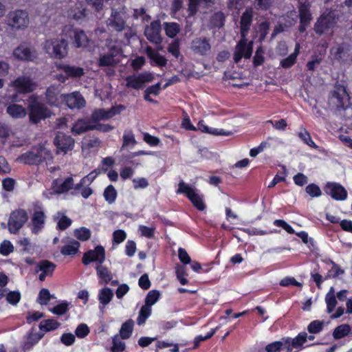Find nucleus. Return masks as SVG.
I'll return each instance as SVG.
<instances>
[{"instance_id":"48","label":"nucleus","mask_w":352,"mask_h":352,"mask_svg":"<svg viewBox=\"0 0 352 352\" xmlns=\"http://www.w3.org/2000/svg\"><path fill=\"white\" fill-rule=\"evenodd\" d=\"M351 331V327L349 324H340L338 326L333 332V336L336 340L344 338Z\"/></svg>"},{"instance_id":"49","label":"nucleus","mask_w":352,"mask_h":352,"mask_svg":"<svg viewBox=\"0 0 352 352\" xmlns=\"http://www.w3.org/2000/svg\"><path fill=\"white\" fill-rule=\"evenodd\" d=\"M164 30L169 38H174L180 31V26L177 23H164Z\"/></svg>"},{"instance_id":"28","label":"nucleus","mask_w":352,"mask_h":352,"mask_svg":"<svg viewBox=\"0 0 352 352\" xmlns=\"http://www.w3.org/2000/svg\"><path fill=\"white\" fill-rule=\"evenodd\" d=\"M56 265L52 261L46 259L40 261L36 266V272H41L42 273L47 274L48 276H52Z\"/></svg>"},{"instance_id":"41","label":"nucleus","mask_w":352,"mask_h":352,"mask_svg":"<svg viewBox=\"0 0 352 352\" xmlns=\"http://www.w3.org/2000/svg\"><path fill=\"white\" fill-rule=\"evenodd\" d=\"M60 324L54 319H46L42 320L39 324V329L45 332L57 329Z\"/></svg>"},{"instance_id":"15","label":"nucleus","mask_w":352,"mask_h":352,"mask_svg":"<svg viewBox=\"0 0 352 352\" xmlns=\"http://www.w3.org/2000/svg\"><path fill=\"white\" fill-rule=\"evenodd\" d=\"M11 85L19 94H29L36 89V84L30 77L25 76L17 77Z\"/></svg>"},{"instance_id":"32","label":"nucleus","mask_w":352,"mask_h":352,"mask_svg":"<svg viewBox=\"0 0 352 352\" xmlns=\"http://www.w3.org/2000/svg\"><path fill=\"white\" fill-rule=\"evenodd\" d=\"M97 276L104 284H109L113 278L112 273L109 269L102 265H98L96 267Z\"/></svg>"},{"instance_id":"3","label":"nucleus","mask_w":352,"mask_h":352,"mask_svg":"<svg viewBox=\"0 0 352 352\" xmlns=\"http://www.w3.org/2000/svg\"><path fill=\"white\" fill-rule=\"evenodd\" d=\"M338 20V16L335 11H325L320 15L314 25L315 32L319 36L327 33L334 28Z\"/></svg>"},{"instance_id":"25","label":"nucleus","mask_w":352,"mask_h":352,"mask_svg":"<svg viewBox=\"0 0 352 352\" xmlns=\"http://www.w3.org/2000/svg\"><path fill=\"white\" fill-rule=\"evenodd\" d=\"M285 342L289 344L286 352H292V349H300L307 342V333L305 331L300 332L294 338H285Z\"/></svg>"},{"instance_id":"8","label":"nucleus","mask_w":352,"mask_h":352,"mask_svg":"<svg viewBox=\"0 0 352 352\" xmlns=\"http://www.w3.org/2000/svg\"><path fill=\"white\" fill-rule=\"evenodd\" d=\"M299 26L298 30L300 33L306 31L313 19L311 12V4L309 1L300 2L298 5Z\"/></svg>"},{"instance_id":"1","label":"nucleus","mask_w":352,"mask_h":352,"mask_svg":"<svg viewBox=\"0 0 352 352\" xmlns=\"http://www.w3.org/2000/svg\"><path fill=\"white\" fill-rule=\"evenodd\" d=\"M53 159L52 153L44 145L38 144L31 148L30 151L21 154L18 161L30 166L39 165Z\"/></svg>"},{"instance_id":"13","label":"nucleus","mask_w":352,"mask_h":352,"mask_svg":"<svg viewBox=\"0 0 352 352\" xmlns=\"http://www.w3.org/2000/svg\"><path fill=\"white\" fill-rule=\"evenodd\" d=\"M64 96L65 94H60L59 87L53 85L47 87L45 92V100L49 105L61 108L64 104Z\"/></svg>"},{"instance_id":"16","label":"nucleus","mask_w":352,"mask_h":352,"mask_svg":"<svg viewBox=\"0 0 352 352\" xmlns=\"http://www.w3.org/2000/svg\"><path fill=\"white\" fill-rule=\"evenodd\" d=\"M125 13L113 9L110 18L107 21V26L116 32H122L126 28Z\"/></svg>"},{"instance_id":"34","label":"nucleus","mask_w":352,"mask_h":352,"mask_svg":"<svg viewBox=\"0 0 352 352\" xmlns=\"http://www.w3.org/2000/svg\"><path fill=\"white\" fill-rule=\"evenodd\" d=\"M252 45L253 42L250 41L249 43H247V38L241 37V40L237 43V47H239L241 52L244 54L243 57L246 59L250 58L252 56Z\"/></svg>"},{"instance_id":"57","label":"nucleus","mask_w":352,"mask_h":352,"mask_svg":"<svg viewBox=\"0 0 352 352\" xmlns=\"http://www.w3.org/2000/svg\"><path fill=\"white\" fill-rule=\"evenodd\" d=\"M126 345L124 342L119 340L118 335H116L112 338V346L111 347V352H122L125 350Z\"/></svg>"},{"instance_id":"19","label":"nucleus","mask_w":352,"mask_h":352,"mask_svg":"<svg viewBox=\"0 0 352 352\" xmlns=\"http://www.w3.org/2000/svg\"><path fill=\"white\" fill-rule=\"evenodd\" d=\"M348 96L344 87H336L329 97V105L340 110L344 107V99Z\"/></svg>"},{"instance_id":"36","label":"nucleus","mask_w":352,"mask_h":352,"mask_svg":"<svg viewBox=\"0 0 352 352\" xmlns=\"http://www.w3.org/2000/svg\"><path fill=\"white\" fill-rule=\"evenodd\" d=\"M134 322L132 319L125 321L121 326L120 329V336L123 340L129 338L133 333Z\"/></svg>"},{"instance_id":"50","label":"nucleus","mask_w":352,"mask_h":352,"mask_svg":"<svg viewBox=\"0 0 352 352\" xmlns=\"http://www.w3.org/2000/svg\"><path fill=\"white\" fill-rule=\"evenodd\" d=\"M110 118L108 110L104 109H96L91 116V120L93 122H98L100 120H108Z\"/></svg>"},{"instance_id":"14","label":"nucleus","mask_w":352,"mask_h":352,"mask_svg":"<svg viewBox=\"0 0 352 352\" xmlns=\"http://www.w3.org/2000/svg\"><path fill=\"white\" fill-rule=\"evenodd\" d=\"M153 78V74L149 72H143L138 75H130L125 79L126 86L135 89H139L143 87L144 83L151 82Z\"/></svg>"},{"instance_id":"10","label":"nucleus","mask_w":352,"mask_h":352,"mask_svg":"<svg viewBox=\"0 0 352 352\" xmlns=\"http://www.w3.org/2000/svg\"><path fill=\"white\" fill-rule=\"evenodd\" d=\"M74 139L69 135L63 132H57L54 139V144L56 148L57 153H67L72 151L74 146Z\"/></svg>"},{"instance_id":"39","label":"nucleus","mask_w":352,"mask_h":352,"mask_svg":"<svg viewBox=\"0 0 352 352\" xmlns=\"http://www.w3.org/2000/svg\"><path fill=\"white\" fill-rule=\"evenodd\" d=\"M4 292L6 302L12 305L16 306L21 299V294L19 291H10L9 289H6Z\"/></svg>"},{"instance_id":"56","label":"nucleus","mask_w":352,"mask_h":352,"mask_svg":"<svg viewBox=\"0 0 352 352\" xmlns=\"http://www.w3.org/2000/svg\"><path fill=\"white\" fill-rule=\"evenodd\" d=\"M74 236L80 241H86L91 237V231L89 228L81 227L74 230Z\"/></svg>"},{"instance_id":"38","label":"nucleus","mask_w":352,"mask_h":352,"mask_svg":"<svg viewBox=\"0 0 352 352\" xmlns=\"http://www.w3.org/2000/svg\"><path fill=\"white\" fill-rule=\"evenodd\" d=\"M80 247V243L76 240H72L68 244L63 245L60 249V253L65 256L75 255Z\"/></svg>"},{"instance_id":"47","label":"nucleus","mask_w":352,"mask_h":352,"mask_svg":"<svg viewBox=\"0 0 352 352\" xmlns=\"http://www.w3.org/2000/svg\"><path fill=\"white\" fill-rule=\"evenodd\" d=\"M152 311L151 307L144 305L139 311L138 316L137 318V324L138 325L144 324L148 318L151 316Z\"/></svg>"},{"instance_id":"60","label":"nucleus","mask_w":352,"mask_h":352,"mask_svg":"<svg viewBox=\"0 0 352 352\" xmlns=\"http://www.w3.org/2000/svg\"><path fill=\"white\" fill-rule=\"evenodd\" d=\"M69 302L67 301H63V302L54 306L51 309V311L57 316H63L69 311Z\"/></svg>"},{"instance_id":"59","label":"nucleus","mask_w":352,"mask_h":352,"mask_svg":"<svg viewBox=\"0 0 352 352\" xmlns=\"http://www.w3.org/2000/svg\"><path fill=\"white\" fill-rule=\"evenodd\" d=\"M114 55L113 54H107L101 56L98 60L100 67L112 66L115 64Z\"/></svg>"},{"instance_id":"20","label":"nucleus","mask_w":352,"mask_h":352,"mask_svg":"<svg viewBox=\"0 0 352 352\" xmlns=\"http://www.w3.org/2000/svg\"><path fill=\"white\" fill-rule=\"evenodd\" d=\"M161 29L160 21L158 20L153 21L149 26L146 28L144 34L150 42L160 44L162 41L160 36Z\"/></svg>"},{"instance_id":"51","label":"nucleus","mask_w":352,"mask_h":352,"mask_svg":"<svg viewBox=\"0 0 352 352\" xmlns=\"http://www.w3.org/2000/svg\"><path fill=\"white\" fill-rule=\"evenodd\" d=\"M117 191L113 185H109L104 190L103 196L109 204L115 202L117 198Z\"/></svg>"},{"instance_id":"44","label":"nucleus","mask_w":352,"mask_h":352,"mask_svg":"<svg viewBox=\"0 0 352 352\" xmlns=\"http://www.w3.org/2000/svg\"><path fill=\"white\" fill-rule=\"evenodd\" d=\"M226 16L221 11L214 12L210 19V23L214 28H221L224 26Z\"/></svg>"},{"instance_id":"24","label":"nucleus","mask_w":352,"mask_h":352,"mask_svg":"<svg viewBox=\"0 0 352 352\" xmlns=\"http://www.w3.org/2000/svg\"><path fill=\"white\" fill-rule=\"evenodd\" d=\"M349 52V47L345 43H342L331 50L334 59L340 63H344L349 59L350 56Z\"/></svg>"},{"instance_id":"26","label":"nucleus","mask_w":352,"mask_h":352,"mask_svg":"<svg viewBox=\"0 0 352 352\" xmlns=\"http://www.w3.org/2000/svg\"><path fill=\"white\" fill-rule=\"evenodd\" d=\"M57 68L64 72L67 78H80L85 74L84 69L80 67L69 65L67 64H59Z\"/></svg>"},{"instance_id":"58","label":"nucleus","mask_w":352,"mask_h":352,"mask_svg":"<svg viewBox=\"0 0 352 352\" xmlns=\"http://www.w3.org/2000/svg\"><path fill=\"white\" fill-rule=\"evenodd\" d=\"M52 296L49 289L43 288L40 290L37 298V302L41 305H46L51 300Z\"/></svg>"},{"instance_id":"11","label":"nucleus","mask_w":352,"mask_h":352,"mask_svg":"<svg viewBox=\"0 0 352 352\" xmlns=\"http://www.w3.org/2000/svg\"><path fill=\"white\" fill-rule=\"evenodd\" d=\"M105 261V250L102 245H97L94 250H89L84 253L82 263L88 265L92 262L102 265Z\"/></svg>"},{"instance_id":"17","label":"nucleus","mask_w":352,"mask_h":352,"mask_svg":"<svg viewBox=\"0 0 352 352\" xmlns=\"http://www.w3.org/2000/svg\"><path fill=\"white\" fill-rule=\"evenodd\" d=\"M13 56L15 58L22 61H34L37 54L35 50L25 44H20L13 50Z\"/></svg>"},{"instance_id":"55","label":"nucleus","mask_w":352,"mask_h":352,"mask_svg":"<svg viewBox=\"0 0 352 352\" xmlns=\"http://www.w3.org/2000/svg\"><path fill=\"white\" fill-rule=\"evenodd\" d=\"M199 129L204 132L213 135H225L223 129L219 130L218 129H214L209 127L206 124L204 120H201L198 123Z\"/></svg>"},{"instance_id":"40","label":"nucleus","mask_w":352,"mask_h":352,"mask_svg":"<svg viewBox=\"0 0 352 352\" xmlns=\"http://www.w3.org/2000/svg\"><path fill=\"white\" fill-rule=\"evenodd\" d=\"M201 2H204L206 5L213 4L214 0H188V12L189 16H192L197 14Z\"/></svg>"},{"instance_id":"21","label":"nucleus","mask_w":352,"mask_h":352,"mask_svg":"<svg viewBox=\"0 0 352 352\" xmlns=\"http://www.w3.org/2000/svg\"><path fill=\"white\" fill-rule=\"evenodd\" d=\"M253 20V10L252 8H248L243 12L240 19L241 37H247Z\"/></svg>"},{"instance_id":"4","label":"nucleus","mask_w":352,"mask_h":352,"mask_svg":"<svg viewBox=\"0 0 352 352\" xmlns=\"http://www.w3.org/2000/svg\"><path fill=\"white\" fill-rule=\"evenodd\" d=\"M177 194H184L190 201L195 208L199 211L206 209V206L204 202V196L199 194L197 190L190 187L184 181H181L178 184V188L176 191Z\"/></svg>"},{"instance_id":"6","label":"nucleus","mask_w":352,"mask_h":352,"mask_svg":"<svg viewBox=\"0 0 352 352\" xmlns=\"http://www.w3.org/2000/svg\"><path fill=\"white\" fill-rule=\"evenodd\" d=\"M28 220V215L24 209H17L10 214L8 226L12 234H16Z\"/></svg>"},{"instance_id":"53","label":"nucleus","mask_w":352,"mask_h":352,"mask_svg":"<svg viewBox=\"0 0 352 352\" xmlns=\"http://www.w3.org/2000/svg\"><path fill=\"white\" fill-rule=\"evenodd\" d=\"M74 186V179L72 177H67L63 183L57 186L56 192L58 193H65L72 189Z\"/></svg>"},{"instance_id":"61","label":"nucleus","mask_w":352,"mask_h":352,"mask_svg":"<svg viewBox=\"0 0 352 352\" xmlns=\"http://www.w3.org/2000/svg\"><path fill=\"white\" fill-rule=\"evenodd\" d=\"M175 274L177 278L182 285H185L188 283V279L185 277L187 276V274L184 266L177 265L176 267Z\"/></svg>"},{"instance_id":"54","label":"nucleus","mask_w":352,"mask_h":352,"mask_svg":"<svg viewBox=\"0 0 352 352\" xmlns=\"http://www.w3.org/2000/svg\"><path fill=\"white\" fill-rule=\"evenodd\" d=\"M324 322L323 320H315L311 322L307 326V331L312 334L320 333L324 327Z\"/></svg>"},{"instance_id":"64","label":"nucleus","mask_w":352,"mask_h":352,"mask_svg":"<svg viewBox=\"0 0 352 352\" xmlns=\"http://www.w3.org/2000/svg\"><path fill=\"white\" fill-rule=\"evenodd\" d=\"M264 50L261 46L258 47L255 52V55L253 58V65L254 67H258L264 63L265 58L263 56Z\"/></svg>"},{"instance_id":"12","label":"nucleus","mask_w":352,"mask_h":352,"mask_svg":"<svg viewBox=\"0 0 352 352\" xmlns=\"http://www.w3.org/2000/svg\"><path fill=\"white\" fill-rule=\"evenodd\" d=\"M324 190L327 195L336 201H344L348 196L345 188L337 182H327L324 187Z\"/></svg>"},{"instance_id":"9","label":"nucleus","mask_w":352,"mask_h":352,"mask_svg":"<svg viewBox=\"0 0 352 352\" xmlns=\"http://www.w3.org/2000/svg\"><path fill=\"white\" fill-rule=\"evenodd\" d=\"M67 34L70 38V42L76 48H86L89 46L91 40L84 30L78 28H70L67 30Z\"/></svg>"},{"instance_id":"27","label":"nucleus","mask_w":352,"mask_h":352,"mask_svg":"<svg viewBox=\"0 0 352 352\" xmlns=\"http://www.w3.org/2000/svg\"><path fill=\"white\" fill-rule=\"evenodd\" d=\"M287 346H289V344L285 342V338H283L280 341H275L267 344L258 352H286Z\"/></svg>"},{"instance_id":"18","label":"nucleus","mask_w":352,"mask_h":352,"mask_svg":"<svg viewBox=\"0 0 352 352\" xmlns=\"http://www.w3.org/2000/svg\"><path fill=\"white\" fill-rule=\"evenodd\" d=\"M71 109H80L85 107L86 101L79 91H74L64 96V104Z\"/></svg>"},{"instance_id":"46","label":"nucleus","mask_w":352,"mask_h":352,"mask_svg":"<svg viewBox=\"0 0 352 352\" xmlns=\"http://www.w3.org/2000/svg\"><path fill=\"white\" fill-rule=\"evenodd\" d=\"M298 54V45L296 46L294 53L291 54L287 58L280 60V65L285 69L290 68L296 63Z\"/></svg>"},{"instance_id":"43","label":"nucleus","mask_w":352,"mask_h":352,"mask_svg":"<svg viewBox=\"0 0 352 352\" xmlns=\"http://www.w3.org/2000/svg\"><path fill=\"white\" fill-rule=\"evenodd\" d=\"M298 137L307 146L312 148H317L318 146L312 140L310 133L305 129L302 127L298 133Z\"/></svg>"},{"instance_id":"37","label":"nucleus","mask_w":352,"mask_h":352,"mask_svg":"<svg viewBox=\"0 0 352 352\" xmlns=\"http://www.w3.org/2000/svg\"><path fill=\"white\" fill-rule=\"evenodd\" d=\"M270 28V23L267 20L258 24L257 28H256V32L260 43H262L265 40L266 36L269 33Z\"/></svg>"},{"instance_id":"31","label":"nucleus","mask_w":352,"mask_h":352,"mask_svg":"<svg viewBox=\"0 0 352 352\" xmlns=\"http://www.w3.org/2000/svg\"><path fill=\"white\" fill-rule=\"evenodd\" d=\"M68 15L70 18L79 21L87 16V9L83 7L82 3H76L74 7L70 8Z\"/></svg>"},{"instance_id":"42","label":"nucleus","mask_w":352,"mask_h":352,"mask_svg":"<svg viewBox=\"0 0 352 352\" xmlns=\"http://www.w3.org/2000/svg\"><path fill=\"white\" fill-rule=\"evenodd\" d=\"M325 302L327 304V312L328 314L332 313L338 303L333 287H331L329 292L325 296Z\"/></svg>"},{"instance_id":"7","label":"nucleus","mask_w":352,"mask_h":352,"mask_svg":"<svg viewBox=\"0 0 352 352\" xmlns=\"http://www.w3.org/2000/svg\"><path fill=\"white\" fill-rule=\"evenodd\" d=\"M29 120L32 124H36L42 120L50 117V111L43 104L35 102L28 106Z\"/></svg>"},{"instance_id":"45","label":"nucleus","mask_w":352,"mask_h":352,"mask_svg":"<svg viewBox=\"0 0 352 352\" xmlns=\"http://www.w3.org/2000/svg\"><path fill=\"white\" fill-rule=\"evenodd\" d=\"M113 296L112 290L109 287L102 289L98 294V300L100 304L106 305L110 302Z\"/></svg>"},{"instance_id":"29","label":"nucleus","mask_w":352,"mask_h":352,"mask_svg":"<svg viewBox=\"0 0 352 352\" xmlns=\"http://www.w3.org/2000/svg\"><path fill=\"white\" fill-rule=\"evenodd\" d=\"M91 130H94L93 125L83 119L76 121L72 128V132L74 135H80Z\"/></svg>"},{"instance_id":"5","label":"nucleus","mask_w":352,"mask_h":352,"mask_svg":"<svg viewBox=\"0 0 352 352\" xmlns=\"http://www.w3.org/2000/svg\"><path fill=\"white\" fill-rule=\"evenodd\" d=\"M8 25L16 30H24L28 27L30 19L28 13L22 10L11 11L7 16Z\"/></svg>"},{"instance_id":"33","label":"nucleus","mask_w":352,"mask_h":352,"mask_svg":"<svg viewBox=\"0 0 352 352\" xmlns=\"http://www.w3.org/2000/svg\"><path fill=\"white\" fill-rule=\"evenodd\" d=\"M146 53L148 58L159 67H164L167 64V59L158 52L155 51L151 47H148Z\"/></svg>"},{"instance_id":"23","label":"nucleus","mask_w":352,"mask_h":352,"mask_svg":"<svg viewBox=\"0 0 352 352\" xmlns=\"http://www.w3.org/2000/svg\"><path fill=\"white\" fill-rule=\"evenodd\" d=\"M39 210H35L31 219V231L34 234H38L43 228L45 222V214L39 207Z\"/></svg>"},{"instance_id":"22","label":"nucleus","mask_w":352,"mask_h":352,"mask_svg":"<svg viewBox=\"0 0 352 352\" xmlns=\"http://www.w3.org/2000/svg\"><path fill=\"white\" fill-rule=\"evenodd\" d=\"M191 48L195 54L206 56L210 51L211 46L206 37H199L192 40Z\"/></svg>"},{"instance_id":"52","label":"nucleus","mask_w":352,"mask_h":352,"mask_svg":"<svg viewBox=\"0 0 352 352\" xmlns=\"http://www.w3.org/2000/svg\"><path fill=\"white\" fill-rule=\"evenodd\" d=\"M160 297V293L158 290L153 289L151 290L148 292L146 298H145V305H147L150 307H152L154 304L157 302Z\"/></svg>"},{"instance_id":"30","label":"nucleus","mask_w":352,"mask_h":352,"mask_svg":"<svg viewBox=\"0 0 352 352\" xmlns=\"http://www.w3.org/2000/svg\"><path fill=\"white\" fill-rule=\"evenodd\" d=\"M6 113L12 118H23L26 116L25 109L21 104H12L7 107Z\"/></svg>"},{"instance_id":"35","label":"nucleus","mask_w":352,"mask_h":352,"mask_svg":"<svg viewBox=\"0 0 352 352\" xmlns=\"http://www.w3.org/2000/svg\"><path fill=\"white\" fill-rule=\"evenodd\" d=\"M42 336L37 333H30L27 340L25 341L21 346L22 352H28L32 350L34 346L41 339Z\"/></svg>"},{"instance_id":"63","label":"nucleus","mask_w":352,"mask_h":352,"mask_svg":"<svg viewBox=\"0 0 352 352\" xmlns=\"http://www.w3.org/2000/svg\"><path fill=\"white\" fill-rule=\"evenodd\" d=\"M305 191L311 197H318L322 195L320 187L314 183L307 185Z\"/></svg>"},{"instance_id":"2","label":"nucleus","mask_w":352,"mask_h":352,"mask_svg":"<svg viewBox=\"0 0 352 352\" xmlns=\"http://www.w3.org/2000/svg\"><path fill=\"white\" fill-rule=\"evenodd\" d=\"M43 49L52 58L62 59L68 54V42L64 38H51L45 41Z\"/></svg>"},{"instance_id":"62","label":"nucleus","mask_w":352,"mask_h":352,"mask_svg":"<svg viewBox=\"0 0 352 352\" xmlns=\"http://www.w3.org/2000/svg\"><path fill=\"white\" fill-rule=\"evenodd\" d=\"M137 144L134 134L132 131H126L123 135V142L122 148L126 147L130 144L134 146Z\"/></svg>"}]
</instances>
